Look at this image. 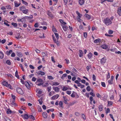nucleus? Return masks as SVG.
<instances>
[{
  "instance_id": "obj_1",
  "label": "nucleus",
  "mask_w": 121,
  "mask_h": 121,
  "mask_svg": "<svg viewBox=\"0 0 121 121\" xmlns=\"http://www.w3.org/2000/svg\"><path fill=\"white\" fill-rule=\"evenodd\" d=\"M25 86L29 90L30 89V88L33 86L32 83L29 81L25 82Z\"/></svg>"
},
{
  "instance_id": "obj_2",
  "label": "nucleus",
  "mask_w": 121,
  "mask_h": 121,
  "mask_svg": "<svg viewBox=\"0 0 121 121\" xmlns=\"http://www.w3.org/2000/svg\"><path fill=\"white\" fill-rule=\"evenodd\" d=\"M104 22L106 25L107 26L111 24L112 23V21L108 17L104 19Z\"/></svg>"
},
{
  "instance_id": "obj_3",
  "label": "nucleus",
  "mask_w": 121,
  "mask_h": 121,
  "mask_svg": "<svg viewBox=\"0 0 121 121\" xmlns=\"http://www.w3.org/2000/svg\"><path fill=\"white\" fill-rule=\"evenodd\" d=\"M16 91L19 94L22 95L24 94V92L23 90L20 88H17L16 89Z\"/></svg>"
},
{
  "instance_id": "obj_4",
  "label": "nucleus",
  "mask_w": 121,
  "mask_h": 121,
  "mask_svg": "<svg viewBox=\"0 0 121 121\" xmlns=\"http://www.w3.org/2000/svg\"><path fill=\"white\" fill-rule=\"evenodd\" d=\"M59 95L57 94L52 96L51 97V99L52 100H56L59 97Z\"/></svg>"
},
{
  "instance_id": "obj_5",
  "label": "nucleus",
  "mask_w": 121,
  "mask_h": 121,
  "mask_svg": "<svg viewBox=\"0 0 121 121\" xmlns=\"http://www.w3.org/2000/svg\"><path fill=\"white\" fill-rule=\"evenodd\" d=\"M106 58L105 57L102 58L100 60V63L102 64H104L106 62Z\"/></svg>"
},
{
  "instance_id": "obj_6",
  "label": "nucleus",
  "mask_w": 121,
  "mask_h": 121,
  "mask_svg": "<svg viewBox=\"0 0 121 121\" xmlns=\"http://www.w3.org/2000/svg\"><path fill=\"white\" fill-rule=\"evenodd\" d=\"M101 39L99 38H98L95 39L94 41V43H100L101 42Z\"/></svg>"
},
{
  "instance_id": "obj_7",
  "label": "nucleus",
  "mask_w": 121,
  "mask_h": 121,
  "mask_svg": "<svg viewBox=\"0 0 121 121\" xmlns=\"http://www.w3.org/2000/svg\"><path fill=\"white\" fill-rule=\"evenodd\" d=\"M19 10L20 11H21L22 12L26 9V7L24 6H22L19 7Z\"/></svg>"
},
{
  "instance_id": "obj_8",
  "label": "nucleus",
  "mask_w": 121,
  "mask_h": 121,
  "mask_svg": "<svg viewBox=\"0 0 121 121\" xmlns=\"http://www.w3.org/2000/svg\"><path fill=\"white\" fill-rule=\"evenodd\" d=\"M47 14L50 17L52 18L53 17V16L52 14V13L51 12L49 11H47Z\"/></svg>"
},
{
  "instance_id": "obj_9",
  "label": "nucleus",
  "mask_w": 121,
  "mask_h": 121,
  "mask_svg": "<svg viewBox=\"0 0 121 121\" xmlns=\"http://www.w3.org/2000/svg\"><path fill=\"white\" fill-rule=\"evenodd\" d=\"M79 56L80 57H81L83 56V51L82 50H79Z\"/></svg>"
},
{
  "instance_id": "obj_10",
  "label": "nucleus",
  "mask_w": 121,
  "mask_h": 121,
  "mask_svg": "<svg viewBox=\"0 0 121 121\" xmlns=\"http://www.w3.org/2000/svg\"><path fill=\"white\" fill-rule=\"evenodd\" d=\"M14 6L16 7H17L19 6L20 5V3H18L17 2V1H15L14 2Z\"/></svg>"
},
{
  "instance_id": "obj_11",
  "label": "nucleus",
  "mask_w": 121,
  "mask_h": 121,
  "mask_svg": "<svg viewBox=\"0 0 121 121\" xmlns=\"http://www.w3.org/2000/svg\"><path fill=\"white\" fill-rule=\"evenodd\" d=\"M117 13L119 16H121V7H119L118 9L117 10Z\"/></svg>"
},
{
  "instance_id": "obj_12",
  "label": "nucleus",
  "mask_w": 121,
  "mask_h": 121,
  "mask_svg": "<svg viewBox=\"0 0 121 121\" xmlns=\"http://www.w3.org/2000/svg\"><path fill=\"white\" fill-rule=\"evenodd\" d=\"M62 28L64 31H66L68 30V27L66 26H62L61 25Z\"/></svg>"
},
{
  "instance_id": "obj_13",
  "label": "nucleus",
  "mask_w": 121,
  "mask_h": 121,
  "mask_svg": "<svg viewBox=\"0 0 121 121\" xmlns=\"http://www.w3.org/2000/svg\"><path fill=\"white\" fill-rule=\"evenodd\" d=\"M107 98V96L106 95H105L104 96L102 97H101L100 98L102 100L104 101H105L106 99Z\"/></svg>"
},
{
  "instance_id": "obj_14",
  "label": "nucleus",
  "mask_w": 121,
  "mask_h": 121,
  "mask_svg": "<svg viewBox=\"0 0 121 121\" xmlns=\"http://www.w3.org/2000/svg\"><path fill=\"white\" fill-rule=\"evenodd\" d=\"M84 0H79V3L81 5H83L84 3Z\"/></svg>"
},
{
  "instance_id": "obj_15",
  "label": "nucleus",
  "mask_w": 121,
  "mask_h": 121,
  "mask_svg": "<svg viewBox=\"0 0 121 121\" xmlns=\"http://www.w3.org/2000/svg\"><path fill=\"white\" fill-rule=\"evenodd\" d=\"M37 73L39 75H43L45 74V73L44 72L41 71H39L37 72Z\"/></svg>"
},
{
  "instance_id": "obj_16",
  "label": "nucleus",
  "mask_w": 121,
  "mask_h": 121,
  "mask_svg": "<svg viewBox=\"0 0 121 121\" xmlns=\"http://www.w3.org/2000/svg\"><path fill=\"white\" fill-rule=\"evenodd\" d=\"M85 16L88 20H89L91 18V16L88 14H86L85 15Z\"/></svg>"
},
{
  "instance_id": "obj_17",
  "label": "nucleus",
  "mask_w": 121,
  "mask_h": 121,
  "mask_svg": "<svg viewBox=\"0 0 121 121\" xmlns=\"http://www.w3.org/2000/svg\"><path fill=\"white\" fill-rule=\"evenodd\" d=\"M52 89L56 92H58L59 91V88L57 87L53 86L52 87Z\"/></svg>"
},
{
  "instance_id": "obj_18",
  "label": "nucleus",
  "mask_w": 121,
  "mask_h": 121,
  "mask_svg": "<svg viewBox=\"0 0 121 121\" xmlns=\"http://www.w3.org/2000/svg\"><path fill=\"white\" fill-rule=\"evenodd\" d=\"M87 56L88 57V58L89 59H91L92 56V54L91 52H90L87 55Z\"/></svg>"
},
{
  "instance_id": "obj_19",
  "label": "nucleus",
  "mask_w": 121,
  "mask_h": 121,
  "mask_svg": "<svg viewBox=\"0 0 121 121\" xmlns=\"http://www.w3.org/2000/svg\"><path fill=\"white\" fill-rule=\"evenodd\" d=\"M42 115L43 117L45 118H46L47 117V114L46 112H43Z\"/></svg>"
},
{
  "instance_id": "obj_20",
  "label": "nucleus",
  "mask_w": 121,
  "mask_h": 121,
  "mask_svg": "<svg viewBox=\"0 0 121 121\" xmlns=\"http://www.w3.org/2000/svg\"><path fill=\"white\" fill-rule=\"evenodd\" d=\"M25 18V19H31L33 18V16L32 15H31L30 16H25L24 17Z\"/></svg>"
},
{
  "instance_id": "obj_21",
  "label": "nucleus",
  "mask_w": 121,
  "mask_h": 121,
  "mask_svg": "<svg viewBox=\"0 0 121 121\" xmlns=\"http://www.w3.org/2000/svg\"><path fill=\"white\" fill-rule=\"evenodd\" d=\"M29 10L28 9H26L22 12V13L25 14H27L28 13Z\"/></svg>"
},
{
  "instance_id": "obj_22",
  "label": "nucleus",
  "mask_w": 121,
  "mask_h": 121,
  "mask_svg": "<svg viewBox=\"0 0 121 121\" xmlns=\"http://www.w3.org/2000/svg\"><path fill=\"white\" fill-rule=\"evenodd\" d=\"M29 116H28L27 114H25L24 115L23 118L24 119H27L29 118Z\"/></svg>"
},
{
  "instance_id": "obj_23",
  "label": "nucleus",
  "mask_w": 121,
  "mask_h": 121,
  "mask_svg": "<svg viewBox=\"0 0 121 121\" xmlns=\"http://www.w3.org/2000/svg\"><path fill=\"white\" fill-rule=\"evenodd\" d=\"M4 54L2 52L0 51V58L2 59L4 57Z\"/></svg>"
},
{
  "instance_id": "obj_24",
  "label": "nucleus",
  "mask_w": 121,
  "mask_h": 121,
  "mask_svg": "<svg viewBox=\"0 0 121 121\" xmlns=\"http://www.w3.org/2000/svg\"><path fill=\"white\" fill-rule=\"evenodd\" d=\"M17 55L19 57H22V54L21 52H17Z\"/></svg>"
},
{
  "instance_id": "obj_25",
  "label": "nucleus",
  "mask_w": 121,
  "mask_h": 121,
  "mask_svg": "<svg viewBox=\"0 0 121 121\" xmlns=\"http://www.w3.org/2000/svg\"><path fill=\"white\" fill-rule=\"evenodd\" d=\"M59 21L63 25H65L66 24V22H64L63 20L62 19H60L59 20Z\"/></svg>"
},
{
  "instance_id": "obj_26",
  "label": "nucleus",
  "mask_w": 121,
  "mask_h": 121,
  "mask_svg": "<svg viewBox=\"0 0 121 121\" xmlns=\"http://www.w3.org/2000/svg\"><path fill=\"white\" fill-rule=\"evenodd\" d=\"M98 108L100 111H102L103 109V106L102 105H99L98 107Z\"/></svg>"
},
{
  "instance_id": "obj_27",
  "label": "nucleus",
  "mask_w": 121,
  "mask_h": 121,
  "mask_svg": "<svg viewBox=\"0 0 121 121\" xmlns=\"http://www.w3.org/2000/svg\"><path fill=\"white\" fill-rule=\"evenodd\" d=\"M10 102L11 103L12 105H14V106H16V104L14 103L15 101H13V100L12 99H10Z\"/></svg>"
},
{
  "instance_id": "obj_28",
  "label": "nucleus",
  "mask_w": 121,
  "mask_h": 121,
  "mask_svg": "<svg viewBox=\"0 0 121 121\" xmlns=\"http://www.w3.org/2000/svg\"><path fill=\"white\" fill-rule=\"evenodd\" d=\"M38 82H43V80L41 78H39L37 79V81L36 82V83H37Z\"/></svg>"
},
{
  "instance_id": "obj_29",
  "label": "nucleus",
  "mask_w": 121,
  "mask_h": 121,
  "mask_svg": "<svg viewBox=\"0 0 121 121\" xmlns=\"http://www.w3.org/2000/svg\"><path fill=\"white\" fill-rule=\"evenodd\" d=\"M109 97L110 99L112 100L114 99V96L113 95H110Z\"/></svg>"
},
{
  "instance_id": "obj_30",
  "label": "nucleus",
  "mask_w": 121,
  "mask_h": 121,
  "mask_svg": "<svg viewBox=\"0 0 121 121\" xmlns=\"http://www.w3.org/2000/svg\"><path fill=\"white\" fill-rule=\"evenodd\" d=\"M76 13L78 15V16L77 17H79L81 18L82 16V14H80V13L78 12V11H77L76 12Z\"/></svg>"
},
{
  "instance_id": "obj_31",
  "label": "nucleus",
  "mask_w": 121,
  "mask_h": 121,
  "mask_svg": "<svg viewBox=\"0 0 121 121\" xmlns=\"http://www.w3.org/2000/svg\"><path fill=\"white\" fill-rule=\"evenodd\" d=\"M77 93L75 92L74 91H73L71 95V96L73 98H74L75 97V95Z\"/></svg>"
},
{
  "instance_id": "obj_32",
  "label": "nucleus",
  "mask_w": 121,
  "mask_h": 121,
  "mask_svg": "<svg viewBox=\"0 0 121 121\" xmlns=\"http://www.w3.org/2000/svg\"><path fill=\"white\" fill-rule=\"evenodd\" d=\"M67 76V73H65L63 74L62 75V77H61V78L62 79H64V78L65 77H66Z\"/></svg>"
},
{
  "instance_id": "obj_33",
  "label": "nucleus",
  "mask_w": 121,
  "mask_h": 121,
  "mask_svg": "<svg viewBox=\"0 0 121 121\" xmlns=\"http://www.w3.org/2000/svg\"><path fill=\"white\" fill-rule=\"evenodd\" d=\"M3 84L4 86H6L8 84V83L6 81H4L3 82Z\"/></svg>"
},
{
  "instance_id": "obj_34",
  "label": "nucleus",
  "mask_w": 121,
  "mask_h": 121,
  "mask_svg": "<svg viewBox=\"0 0 121 121\" xmlns=\"http://www.w3.org/2000/svg\"><path fill=\"white\" fill-rule=\"evenodd\" d=\"M75 103L74 102H72L70 103H69L68 105V106L69 107H70L71 106H72L74 105Z\"/></svg>"
},
{
  "instance_id": "obj_35",
  "label": "nucleus",
  "mask_w": 121,
  "mask_h": 121,
  "mask_svg": "<svg viewBox=\"0 0 121 121\" xmlns=\"http://www.w3.org/2000/svg\"><path fill=\"white\" fill-rule=\"evenodd\" d=\"M7 113L8 114H11L12 113V111L9 109H8L7 110Z\"/></svg>"
},
{
  "instance_id": "obj_36",
  "label": "nucleus",
  "mask_w": 121,
  "mask_h": 121,
  "mask_svg": "<svg viewBox=\"0 0 121 121\" xmlns=\"http://www.w3.org/2000/svg\"><path fill=\"white\" fill-rule=\"evenodd\" d=\"M29 118L31 119L33 121L35 120V118L32 115H29Z\"/></svg>"
},
{
  "instance_id": "obj_37",
  "label": "nucleus",
  "mask_w": 121,
  "mask_h": 121,
  "mask_svg": "<svg viewBox=\"0 0 121 121\" xmlns=\"http://www.w3.org/2000/svg\"><path fill=\"white\" fill-rule=\"evenodd\" d=\"M63 103L61 101H60L59 103V105L60 106L61 108H63Z\"/></svg>"
},
{
  "instance_id": "obj_38",
  "label": "nucleus",
  "mask_w": 121,
  "mask_h": 121,
  "mask_svg": "<svg viewBox=\"0 0 121 121\" xmlns=\"http://www.w3.org/2000/svg\"><path fill=\"white\" fill-rule=\"evenodd\" d=\"M11 96L13 99V101H15L16 97L15 96L12 94H11Z\"/></svg>"
},
{
  "instance_id": "obj_39",
  "label": "nucleus",
  "mask_w": 121,
  "mask_h": 121,
  "mask_svg": "<svg viewBox=\"0 0 121 121\" xmlns=\"http://www.w3.org/2000/svg\"><path fill=\"white\" fill-rule=\"evenodd\" d=\"M11 25L13 26L14 27H17V24L16 23H15L14 22H12L11 23Z\"/></svg>"
},
{
  "instance_id": "obj_40",
  "label": "nucleus",
  "mask_w": 121,
  "mask_h": 121,
  "mask_svg": "<svg viewBox=\"0 0 121 121\" xmlns=\"http://www.w3.org/2000/svg\"><path fill=\"white\" fill-rule=\"evenodd\" d=\"M6 63L7 64L9 65H10L11 64V63L10 60H6Z\"/></svg>"
},
{
  "instance_id": "obj_41",
  "label": "nucleus",
  "mask_w": 121,
  "mask_h": 121,
  "mask_svg": "<svg viewBox=\"0 0 121 121\" xmlns=\"http://www.w3.org/2000/svg\"><path fill=\"white\" fill-rule=\"evenodd\" d=\"M12 52V50H10L9 51H7L6 52V54L8 55H9Z\"/></svg>"
},
{
  "instance_id": "obj_42",
  "label": "nucleus",
  "mask_w": 121,
  "mask_h": 121,
  "mask_svg": "<svg viewBox=\"0 0 121 121\" xmlns=\"http://www.w3.org/2000/svg\"><path fill=\"white\" fill-rule=\"evenodd\" d=\"M66 86H64L63 87V88L62 89V90L63 91H66L68 89V87H66Z\"/></svg>"
},
{
  "instance_id": "obj_43",
  "label": "nucleus",
  "mask_w": 121,
  "mask_h": 121,
  "mask_svg": "<svg viewBox=\"0 0 121 121\" xmlns=\"http://www.w3.org/2000/svg\"><path fill=\"white\" fill-rule=\"evenodd\" d=\"M60 84L59 83H58L57 82H53L52 83V86L53 85H55V86H57L59 85Z\"/></svg>"
},
{
  "instance_id": "obj_44",
  "label": "nucleus",
  "mask_w": 121,
  "mask_h": 121,
  "mask_svg": "<svg viewBox=\"0 0 121 121\" xmlns=\"http://www.w3.org/2000/svg\"><path fill=\"white\" fill-rule=\"evenodd\" d=\"M7 9H12L11 6L10 5H8L6 6Z\"/></svg>"
},
{
  "instance_id": "obj_45",
  "label": "nucleus",
  "mask_w": 121,
  "mask_h": 121,
  "mask_svg": "<svg viewBox=\"0 0 121 121\" xmlns=\"http://www.w3.org/2000/svg\"><path fill=\"white\" fill-rule=\"evenodd\" d=\"M22 3L24 4L26 6H27L28 5V4L27 2L23 0H22Z\"/></svg>"
},
{
  "instance_id": "obj_46",
  "label": "nucleus",
  "mask_w": 121,
  "mask_h": 121,
  "mask_svg": "<svg viewBox=\"0 0 121 121\" xmlns=\"http://www.w3.org/2000/svg\"><path fill=\"white\" fill-rule=\"evenodd\" d=\"M102 48L104 49H106L107 48V46L105 45H103L101 46Z\"/></svg>"
},
{
  "instance_id": "obj_47",
  "label": "nucleus",
  "mask_w": 121,
  "mask_h": 121,
  "mask_svg": "<svg viewBox=\"0 0 121 121\" xmlns=\"http://www.w3.org/2000/svg\"><path fill=\"white\" fill-rule=\"evenodd\" d=\"M6 87L9 88L11 89H13V88L12 87L11 85L10 84H8L6 86Z\"/></svg>"
},
{
  "instance_id": "obj_48",
  "label": "nucleus",
  "mask_w": 121,
  "mask_h": 121,
  "mask_svg": "<svg viewBox=\"0 0 121 121\" xmlns=\"http://www.w3.org/2000/svg\"><path fill=\"white\" fill-rule=\"evenodd\" d=\"M81 116L82 118L84 120L86 119V117L85 115L84 114H81Z\"/></svg>"
},
{
  "instance_id": "obj_49",
  "label": "nucleus",
  "mask_w": 121,
  "mask_h": 121,
  "mask_svg": "<svg viewBox=\"0 0 121 121\" xmlns=\"http://www.w3.org/2000/svg\"><path fill=\"white\" fill-rule=\"evenodd\" d=\"M15 76L17 78H19V76L18 74V72L17 70H16L15 73Z\"/></svg>"
},
{
  "instance_id": "obj_50",
  "label": "nucleus",
  "mask_w": 121,
  "mask_h": 121,
  "mask_svg": "<svg viewBox=\"0 0 121 121\" xmlns=\"http://www.w3.org/2000/svg\"><path fill=\"white\" fill-rule=\"evenodd\" d=\"M86 89L88 91H90L91 90V88L90 87V86H88L86 87Z\"/></svg>"
},
{
  "instance_id": "obj_51",
  "label": "nucleus",
  "mask_w": 121,
  "mask_h": 121,
  "mask_svg": "<svg viewBox=\"0 0 121 121\" xmlns=\"http://www.w3.org/2000/svg\"><path fill=\"white\" fill-rule=\"evenodd\" d=\"M108 105L109 106H111L113 103L111 101H108Z\"/></svg>"
},
{
  "instance_id": "obj_52",
  "label": "nucleus",
  "mask_w": 121,
  "mask_h": 121,
  "mask_svg": "<svg viewBox=\"0 0 121 121\" xmlns=\"http://www.w3.org/2000/svg\"><path fill=\"white\" fill-rule=\"evenodd\" d=\"M48 78L49 79L53 80L54 79L51 76H48Z\"/></svg>"
},
{
  "instance_id": "obj_53",
  "label": "nucleus",
  "mask_w": 121,
  "mask_h": 121,
  "mask_svg": "<svg viewBox=\"0 0 121 121\" xmlns=\"http://www.w3.org/2000/svg\"><path fill=\"white\" fill-rule=\"evenodd\" d=\"M42 98H40L39 99L38 101L39 102V103L40 104L42 105Z\"/></svg>"
},
{
  "instance_id": "obj_54",
  "label": "nucleus",
  "mask_w": 121,
  "mask_h": 121,
  "mask_svg": "<svg viewBox=\"0 0 121 121\" xmlns=\"http://www.w3.org/2000/svg\"><path fill=\"white\" fill-rule=\"evenodd\" d=\"M113 81V80H111V79H110V80H108V82L109 84H112Z\"/></svg>"
},
{
  "instance_id": "obj_55",
  "label": "nucleus",
  "mask_w": 121,
  "mask_h": 121,
  "mask_svg": "<svg viewBox=\"0 0 121 121\" xmlns=\"http://www.w3.org/2000/svg\"><path fill=\"white\" fill-rule=\"evenodd\" d=\"M52 89V87L51 86H49L47 87V90L48 92H49L51 91Z\"/></svg>"
},
{
  "instance_id": "obj_56",
  "label": "nucleus",
  "mask_w": 121,
  "mask_h": 121,
  "mask_svg": "<svg viewBox=\"0 0 121 121\" xmlns=\"http://www.w3.org/2000/svg\"><path fill=\"white\" fill-rule=\"evenodd\" d=\"M77 19L79 22H81L82 21V20L80 19V18L77 17Z\"/></svg>"
},
{
  "instance_id": "obj_57",
  "label": "nucleus",
  "mask_w": 121,
  "mask_h": 121,
  "mask_svg": "<svg viewBox=\"0 0 121 121\" xmlns=\"http://www.w3.org/2000/svg\"><path fill=\"white\" fill-rule=\"evenodd\" d=\"M72 70V71L74 73H76L78 72V71L77 70L74 68H73Z\"/></svg>"
},
{
  "instance_id": "obj_58",
  "label": "nucleus",
  "mask_w": 121,
  "mask_h": 121,
  "mask_svg": "<svg viewBox=\"0 0 121 121\" xmlns=\"http://www.w3.org/2000/svg\"><path fill=\"white\" fill-rule=\"evenodd\" d=\"M48 83L47 82H46L44 85H43L42 86L43 87H46L48 86Z\"/></svg>"
},
{
  "instance_id": "obj_59",
  "label": "nucleus",
  "mask_w": 121,
  "mask_h": 121,
  "mask_svg": "<svg viewBox=\"0 0 121 121\" xmlns=\"http://www.w3.org/2000/svg\"><path fill=\"white\" fill-rule=\"evenodd\" d=\"M54 34H55V36L58 40L59 38V37L58 34L57 33H55Z\"/></svg>"
},
{
  "instance_id": "obj_60",
  "label": "nucleus",
  "mask_w": 121,
  "mask_h": 121,
  "mask_svg": "<svg viewBox=\"0 0 121 121\" xmlns=\"http://www.w3.org/2000/svg\"><path fill=\"white\" fill-rule=\"evenodd\" d=\"M25 18L24 17L21 19V22L22 23L25 21Z\"/></svg>"
},
{
  "instance_id": "obj_61",
  "label": "nucleus",
  "mask_w": 121,
  "mask_h": 121,
  "mask_svg": "<svg viewBox=\"0 0 121 121\" xmlns=\"http://www.w3.org/2000/svg\"><path fill=\"white\" fill-rule=\"evenodd\" d=\"M113 31L111 30H109L108 31V33L110 34H112L113 33Z\"/></svg>"
},
{
  "instance_id": "obj_62",
  "label": "nucleus",
  "mask_w": 121,
  "mask_h": 121,
  "mask_svg": "<svg viewBox=\"0 0 121 121\" xmlns=\"http://www.w3.org/2000/svg\"><path fill=\"white\" fill-rule=\"evenodd\" d=\"M101 85L103 87H105L106 86L105 83L104 82H101Z\"/></svg>"
},
{
  "instance_id": "obj_63",
  "label": "nucleus",
  "mask_w": 121,
  "mask_h": 121,
  "mask_svg": "<svg viewBox=\"0 0 121 121\" xmlns=\"http://www.w3.org/2000/svg\"><path fill=\"white\" fill-rule=\"evenodd\" d=\"M92 78L94 81H95L96 80V77L94 74H93L92 75Z\"/></svg>"
},
{
  "instance_id": "obj_64",
  "label": "nucleus",
  "mask_w": 121,
  "mask_h": 121,
  "mask_svg": "<svg viewBox=\"0 0 121 121\" xmlns=\"http://www.w3.org/2000/svg\"><path fill=\"white\" fill-rule=\"evenodd\" d=\"M84 36L85 38H87V33L86 32L84 33Z\"/></svg>"
}]
</instances>
